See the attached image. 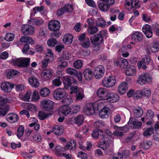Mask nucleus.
<instances>
[{
	"instance_id": "1",
	"label": "nucleus",
	"mask_w": 159,
	"mask_h": 159,
	"mask_svg": "<svg viewBox=\"0 0 159 159\" xmlns=\"http://www.w3.org/2000/svg\"><path fill=\"white\" fill-rule=\"evenodd\" d=\"M30 58H19L13 59V63L19 67H26L30 65Z\"/></svg>"
},
{
	"instance_id": "2",
	"label": "nucleus",
	"mask_w": 159,
	"mask_h": 159,
	"mask_svg": "<svg viewBox=\"0 0 159 159\" xmlns=\"http://www.w3.org/2000/svg\"><path fill=\"white\" fill-rule=\"evenodd\" d=\"M98 110L97 104L89 103L85 106L84 109V112L86 115L90 116L94 114L95 111Z\"/></svg>"
},
{
	"instance_id": "3",
	"label": "nucleus",
	"mask_w": 159,
	"mask_h": 159,
	"mask_svg": "<svg viewBox=\"0 0 159 159\" xmlns=\"http://www.w3.org/2000/svg\"><path fill=\"white\" fill-rule=\"evenodd\" d=\"M116 78L114 76H110L103 78L102 81V85L106 87L113 86L116 83Z\"/></svg>"
},
{
	"instance_id": "4",
	"label": "nucleus",
	"mask_w": 159,
	"mask_h": 159,
	"mask_svg": "<svg viewBox=\"0 0 159 159\" xmlns=\"http://www.w3.org/2000/svg\"><path fill=\"white\" fill-rule=\"evenodd\" d=\"M151 81V76L147 73L141 75L137 80V83L141 85H144L146 83H149Z\"/></svg>"
},
{
	"instance_id": "5",
	"label": "nucleus",
	"mask_w": 159,
	"mask_h": 159,
	"mask_svg": "<svg viewBox=\"0 0 159 159\" xmlns=\"http://www.w3.org/2000/svg\"><path fill=\"white\" fill-rule=\"evenodd\" d=\"M66 94V91L64 89L58 88L54 91L53 95L55 99L60 100L64 98Z\"/></svg>"
},
{
	"instance_id": "6",
	"label": "nucleus",
	"mask_w": 159,
	"mask_h": 159,
	"mask_svg": "<svg viewBox=\"0 0 159 159\" xmlns=\"http://www.w3.org/2000/svg\"><path fill=\"white\" fill-rule=\"evenodd\" d=\"M100 137L102 140V144L100 145V148L103 150H105L109 147L112 141L105 134H100Z\"/></svg>"
},
{
	"instance_id": "7",
	"label": "nucleus",
	"mask_w": 159,
	"mask_h": 159,
	"mask_svg": "<svg viewBox=\"0 0 159 159\" xmlns=\"http://www.w3.org/2000/svg\"><path fill=\"white\" fill-rule=\"evenodd\" d=\"M78 40L80 42L81 44L84 48H88L90 45V42L89 38L86 37L84 33L79 36Z\"/></svg>"
},
{
	"instance_id": "8",
	"label": "nucleus",
	"mask_w": 159,
	"mask_h": 159,
	"mask_svg": "<svg viewBox=\"0 0 159 159\" xmlns=\"http://www.w3.org/2000/svg\"><path fill=\"white\" fill-rule=\"evenodd\" d=\"M41 104L42 108L48 111L52 110L54 105V102L49 99L43 100Z\"/></svg>"
},
{
	"instance_id": "9",
	"label": "nucleus",
	"mask_w": 159,
	"mask_h": 159,
	"mask_svg": "<svg viewBox=\"0 0 159 159\" xmlns=\"http://www.w3.org/2000/svg\"><path fill=\"white\" fill-rule=\"evenodd\" d=\"M128 124L130 127L134 129H139L142 125V122L134 117L130 118Z\"/></svg>"
},
{
	"instance_id": "10",
	"label": "nucleus",
	"mask_w": 159,
	"mask_h": 159,
	"mask_svg": "<svg viewBox=\"0 0 159 159\" xmlns=\"http://www.w3.org/2000/svg\"><path fill=\"white\" fill-rule=\"evenodd\" d=\"M104 72L105 69L103 66L99 65L95 68L93 73L94 76L96 79H100L103 76Z\"/></svg>"
},
{
	"instance_id": "11",
	"label": "nucleus",
	"mask_w": 159,
	"mask_h": 159,
	"mask_svg": "<svg viewBox=\"0 0 159 159\" xmlns=\"http://www.w3.org/2000/svg\"><path fill=\"white\" fill-rule=\"evenodd\" d=\"M15 84L6 81L2 83L0 85L2 90L6 93L10 92L14 87Z\"/></svg>"
},
{
	"instance_id": "12",
	"label": "nucleus",
	"mask_w": 159,
	"mask_h": 159,
	"mask_svg": "<svg viewBox=\"0 0 159 159\" xmlns=\"http://www.w3.org/2000/svg\"><path fill=\"white\" fill-rule=\"evenodd\" d=\"M92 43L95 45H98L103 42V39L100 34H97L91 36L90 38Z\"/></svg>"
},
{
	"instance_id": "13",
	"label": "nucleus",
	"mask_w": 159,
	"mask_h": 159,
	"mask_svg": "<svg viewBox=\"0 0 159 159\" xmlns=\"http://www.w3.org/2000/svg\"><path fill=\"white\" fill-rule=\"evenodd\" d=\"M48 26L51 31H55L60 29V24L59 21L57 20H53L49 22Z\"/></svg>"
},
{
	"instance_id": "14",
	"label": "nucleus",
	"mask_w": 159,
	"mask_h": 159,
	"mask_svg": "<svg viewBox=\"0 0 159 159\" xmlns=\"http://www.w3.org/2000/svg\"><path fill=\"white\" fill-rule=\"evenodd\" d=\"M34 28L31 25H26L23 26L21 31L24 35H30L34 32Z\"/></svg>"
},
{
	"instance_id": "15",
	"label": "nucleus",
	"mask_w": 159,
	"mask_h": 159,
	"mask_svg": "<svg viewBox=\"0 0 159 159\" xmlns=\"http://www.w3.org/2000/svg\"><path fill=\"white\" fill-rule=\"evenodd\" d=\"M151 92L149 89H145L143 91L140 90L136 91L135 94L136 97L137 98H141L144 96L147 97L150 96Z\"/></svg>"
},
{
	"instance_id": "16",
	"label": "nucleus",
	"mask_w": 159,
	"mask_h": 159,
	"mask_svg": "<svg viewBox=\"0 0 159 159\" xmlns=\"http://www.w3.org/2000/svg\"><path fill=\"white\" fill-rule=\"evenodd\" d=\"M53 72L50 69L43 70L41 72L42 78L45 80H49L52 77Z\"/></svg>"
},
{
	"instance_id": "17",
	"label": "nucleus",
	"mask_w": 159,
	"mask_h": 159,
	"mask_svg": "<svg viewBox=\"0 0 159 159\" xmlns=\"http://www.w3.org/2000/svg\"><path fill=\"white\" fill-rule=\"evenodd\" d=\"M106 99L111 103L117 102L119 99V96L116 93H108Z\"/></svg>"
},
{
	"instance_id": "18",
	"label": "nucleus",
	"mask_w": 159,
	"mask_h": 159,
	"mask_svg": "<svg viewBox=\"0 0 159 159\" xmlns=\"http://www.w3.org/2000/svg\"><path fill=\"white\" fill-rule=\"evenodd\" d=\"M110 112V108L106 107H104L99 112V115L101 118H106L108 117Z\"/></svg>"
},
{
	"instance_id": "19",
	"label": "nucleus",
	"mask_w": 159,
	"mask_h": 159,
	"mask_svg": "<svg viewBox=\"0 0 159 159\" xmlns=\"http://www.w3.org/2000/svg\"><path fill=\"white\" fill-rule=\"evenodd\" d=\"M142 31L148 38H150L152 36V29L149 25L148 24L144 25L142 28Z\"/></svg>"
},
{
	"instance_id": "20",
	"label": "nucleus",
	"mask_w": 159,
	"mask_h": 159,
	"mask_svg": "<svg viewBox=\"0 0 159 159\" xmlns=\"http://www.w3.org/2000/svg\"><path fill=\"white\" fill-rule=\"evenodd\" d=\"M108 93L107 91L103 88L99 89L97 92V95L103 100L106 99Z\"/></svg>"
},
{
	"instance_id": "21",
	"label": "nucleus",
	"mask_w": 159,
	"mask_h": 159,
	"mask_svg": "<svg viewBox=\"0 0 159 159\" xmlns=\"http://www.w3.org/2000/svg\"><path fill=\"white\" fill-rule=\"evenodd\" d=\"M72 11L71 6L68 4L58 10L57 11V14L58 16H61L63 14L66 12H70Z\"/></svg>"
},
{
	"instance_id": "22",
	"label": "nucleus",
	"mask_w": 159,
	"mask_h": 159,
	"mask_svg": "<svg viewBox=\"0 0 159 159\" xmlns=\"http://www.w3.org/2000/svg\"><path fill=\"white\" fill-rule=\"evenodd\" d=\"M6 117L7 121L11 123L16 122L19 119V117L18 115L12 113L8 114L6 116Z\"/></svg>"
},
{
	"instance_id": "23",
	"label": "nucleus",
	"mask_w": 159,
	"mask_h": 159,
	"mask_svg": "<svg viewBox=\"0 0 159 159\" xmlns=\"http://www.w3.org/2000/svg\"><path fill=\"white\" fill-rule=\"evenodd\" d=\"M131 39L135 42L138 43L142 41L143 39V36L142 33L138 31L134 33L131 36Z\"/></svg>"
},
{
	"instance_id": "24",
	"label": "nucleus",
	"mask_w": 159,
	"mask_h": 159,
	"mask_svg": "<svg viewBox=\"0 0 159 159\" xmlns=\"http://www.w3.org/2000/svg\"><path fill=\"white\" fill-rule=\"evenodd\" d=\"M76 141L74 140H71L67 143V144L65 146V149L66 150L73 151L76 148Z\"/></svg>"
},
{
	"instance_id": "25",
	"label": "nucleus",
	"mask_w": 159,
	"mask_h": 159,
	"mask_svg": "<svg viewBox=\"0 0 159 159\" xmlns=\"http://www.w3.org/2000/svg\"><path fill=\"white\" fill-rule=\"evenodd\" d=\"M52 131L55 135L60 136L62 135L63 133V128L62 126L56 125L54 126L52 128Z\"/></svg>"
},
{
	"instance_id": "26",
	"label": "nucleus",
	"mask_w": 159,
	"mask_h": 159,
	"mask_svg": "<svg viewBox=\"0 0 159 159\" xmlns=\"http://www.w3.org/2000/svg\"><path fill=\"white\" fill-rule=\"evenodd\" d=\"M128 84L126 82H121L118 88V92L121 94L125 93L128 90Z\"/></svg>"
},
{
	"instance_id": "27",
	"label": "nucleus",
	"mask_w": 159,
	"mask_h": 159,
	"mask_svg": "<svg viewBox=\"0 0 159 159\" xmlns=\"http://www.w3.org/2000/svg\"><path fill=\"white\" fill-rule=\"evenodd\" d=\"M28 80L29 83L33 87L37 88L39 86L40 83L38 79L34 77H30Z\"/></svg>"
},
{
	"instance_id": "28",
	"label": "nucleus",
	"mask_w": 159,
	"mask_h": 159,
	"mask_svg": "<svg viewBox=\"0 0 159 159\" xmlns=\"http://www.w3.org/2000/svg\"><path fill=\"white\" fill-rule=\"evenodd\" d=\"M133 114L136 118L141 117L143 113V109L140 107H134L133 109Z\"/></svg>"
},
{
	"instance_id": "29",
	"label": "nucleus",
	"mask_w": 159,
	"mask_h": 159,
	"mask_svg": "<svg viewBox=\"0 0 159 159\" xmlns=\"http://www.w3.org/2000/svg\"><path fill=\"white\" fill-rule=\"evenodd\" d=\"M84 118L82 115H80L76 116L74 118V123L79 126L82 125L84 122Z\"/></svg>"
},
{
	"instance_id": "30",
	"label": "nucleus",
	"mask_w": 159,
	"mask_h": 159,
	"mask_svg": "<svg viewBox=\"0 0 159 159\" xmlns=\"http://www.w3.org/2000/svg\"><path fill=\"white\" fill-rule=\"evenodd\" d=\"M83 75L86 80H89L93 78V71L90 69H86L84 71Z\"/></svg>"
},
{
	"instance_id": "31",
	"label": "nucleus",
	"mask_w": 159,
	"mask_h": 159,
	"mask_svg": "<svg viewBox=\"0 0 159 159\" xmlns=\"http://www.w3.org/2000/svg\"><path fill=\"white\" fill-rule=\"evenodd\" d=\"M73 37L71 34H66L64 37L63 42L66 44H70L73 41Z\"/></svg>"
},
{
	"instance_id": "32",
	"label": "nucleus",
	"mask_w": 159,
	"mask_h": 159,
	"mask_svg": "<svg viewBox=\"0 0 159 159\" xmlns=\"http://www.w3.org/2000/svg\"><path fill=\"white\" fill-rule=\"evenodd\" d=\"M29 23L35 25L37 26L41 25L44 22V20L41 18H36L28 20Z\"/></svg>"
},
{
	"instance_id": "33",
	"label": "nucleus",
	"mask_w": 159,
	"mask_h": 159,
	"mask_svg": "<svg viewBox=\"0 0 159 159\" xmlns=\"http://www.w3.org/2000/svg\"><path fill=\"white\" fill-rule=\"evenodd\" d=\"M126 74L128 76H133L136 74V70L134 66H131L127 68L125 72Z\"/></svg>"
},
{
	"instance_id": "34",
	"label": "nucleus",
	"mask_w": 159,
	"mask_h": 159,
	"mask_svg": "<svg viewBox=\"0 0 159 159\" xmlns=\"http://www.w3.org/2000/svg\"><path fill=\"white\" fill-rule=\"evenodd\" d=\"M149 47L150 50L153 52H157L159 51V43L157 42L152 43Z\"/></svg>"
},
{
	"instance_id": "35",
	"label": "nucleus",
	"mask_w": 159,
	"mask_h": 159,
	"mask_svg": "<svg viewBox=\"0 0 159 159\" xmlns=\"http://www.w3.org/2000/svg\"><path fill=\"white\" fill-rule=\"evenodd\" d=\"M10 110L8 105H6L0 107V116H4Z\"/></svg>"
},
{
	"instance_id": "36",
	"label": "nucleus",
	"mask_w": 159,
	"mask_h": 159,
	"mask_svg": "<svg viewBox=\"0 0 159 159\" xmlns=\"http://www.w3.org/2000/svg\"><path fill=\"white\" fill-rule=\"evenodd\" d=\"M50 90L46 87L43 88L40 90L39 93L40 95L43 97H46L48 96L50 94Z\"/></svg>"
},
{
	"instance_id": "37",
	"label": "nucleus",
	"mask_w": 159,
	"mask_h": 159,
	"mask_svg": "<svg viewBox=\"0 0 159 159\" xmlns=\"http://www.w3.org/2000/svg\"><path fill=\"white\" fill-rule=\"evenodd\" d=\"M109 5L104 3L100 2L98 4V6L101 11H106L109 8Z\"/></svg>"
},
{
	"instance_id": "38",
	"label": "nucleus",
	"mask_w": 159,
	"mask_h": 159,
	"mask_svg": "<svg viewBox=\"0 0 159 159\" xmlns=\"http://www.w3.org/2000/svg\"><path fill=\"white\" fill-rule=\"evenodd\" d=\"M31 94L32 93L31 91L30 90H28L27 91L25 95H20V98L24 101L29 102L30 99Z\"/></svg>"
},
{
	"instance_id": "39",
	"label": "nucleus",
	"mask_w": 159,
	"mask_h": 159,
	"mask_svg": "<svg viewBox=\"0 0 159 159\" xmlns=\"http://www.w3.org/2000/svg\"><path fill=\"white\" fill-rule=\"evenodd\" d=\"M63 82L65 85V87L67 89L71 84L72 80L69 76H65L64 77Z\"/></svg>"
},
{
	"instance_id": "40",
	"label": "nucleus",
	"mask_w": 159,
	"mask_h": 159,
	"mask_svg": "<svg viewBox=\"0 0 159 159\" xmlns=\"http://www.w3.org/2000/svg\"><path fill=\"white\" fill-rule=\"evenodd\" d=\"M143 135L145 137L150 136L153 133L154 129L152 127H149L144 130Z\"/></svg>"
},
{
	"instance_id": "41",
	"label": "nucleus",
	"mask_w": 159,
	"mask_h": 159,
	"mask_svg": "<svg viewBox=\"0 0 159 159\" xmlns=\"http://www.w3.org/2000/svg\"><path fill=\"white\" fill-rule=\"evenodd\" d=\"M73 101V99L70 97H66L61 100L62 104L64 106H66L70 105L72 102Z\"/></svg>"
},
{
	"instance_id": "42",
	"label": "nucleus",
	"mask_w": 159,
	"mask_h": 159,
	"mask_svg": "<svg viewBox=\"0 0 159 159\" xmlns=\"http://www.w3.org/2000/svg\"><path fill=\"white\" fill-rule=\"evenodd\" d=\"M60 111L62 114L66 115L70 112L71 109L68 107L63 106L60 107Z\"/></svg>"
},
{
	"instance_id": "43",
	"label": "nucleus",
	"mask_w": 159,
	"mask_h": 159,
	"mask_svg": "<svg viewBox=\"0 0 159 159\" xmlns=\"http://www.w3.org/2000/svg\"><path fill=\"white\" fill-rule=\"evenodd\" d=\"M152 145V142L150 141H147L143 142L141 144V147L145 150H147L150 148Z\"/></svg>"
},
{
	"instance_id": "44",
	"label": "nucleus",
	"mask_w": 159,
	"mask_h": 159,
	"mask_svg": "<svg viewBox=\"0 0 159 159\" xmlns=\"http://www.w3.org/2000/svg\"><path fill=\"white\" fill-rule=\"evenodd\" d=\"M88 33L90 34H93L98 30V27L96 26H91L89 27L88 29Z\"/></svg>"
},
{
	"instance_id": "45",
	"label": "nucleus",
	"mask_w": 159,
	"mask_h": 159,
	"mask_svg": "<svg viewBox=\"0 0 159 159\" xmlns=\"http://www.w3.org/2000/svg\"><path fill=\"white\" fill-rule=\"evenodd\" d=\"M97 21L96 25L97 26L102 27H104L106 25V21L102 18H98Z\"/></svg>"
},
{
	"instance_id": "46",
	"label": "nucleus",
	"mask_w": 159,
	"mask_h": 159,
	"mask_svg": "<svg viewBox=\"0 0 159 159\" xmlns=\"http://www.w3.org/2000/svg\"><path fill=\"white\" fill-rule=\"evenodd\" d=\"M120 62V66L122 68H126L128 65V62L126 59L121 58Z\"/></svg>"
},
{
	"instance_id": "47",
	"label": "nucleus",
	"mask_w": 159,
	"mask_h": 159,
	"mask_svg": "<svg viewBox=\"0 0 159 159\" xmlns=\"http://www.w3.org/2000/svg\"><path fill=\"white\" fill-rule=\"evenodd\" d=\"M66 72L67 74H69L70 75L75 77L77 74V71L73 68H69L66 69Z\"/></svg>"
},
{
	"instance_id": "48",
	"label": "nucleus",
	"mask_w": 159,
	"mask_h": 159,
	"mask_svg": "<svg viewBox=\"0 0 159 159\" xmlns=\"http://www.w3.org/2000/svg\"><path fill=\"white\" fill-rule=\"evenodd\" d=\"M99 132L101 133H103L102 130L100 129H99V130L97 129L94 130L92 133V136L94 138L97 139L99 135Z\"/></svg>"
},
{
	"instance_id": "49",
	"label": "nucleus",
	"mask_w": 159,
	"mask_h": 159,
	"mask_svg": "<svg viewBox=\"0 0 159 159\" xmlns=\"http://www.w3.org/2000/svg\"><path fill=\"white\" fill-rule=\"evenodd\" d=\"M26 109L31 111H35L36 110V108L35 106L30 103H26L25 105Z\"/></svg>"
},
{
	"instance_id": "50",
	"label": "nucleus",
	"mask_w": 159,
	"mask_h": 159,
	"mask_svg": "<svg viewBox=\"0 0 159 159\" xmlns=\"http://www.w3.org/2000/svg\"><path fill=\"white\" fill-rule=\"evenodd\" d=\"M24 130V128L23 126L20 125L18 128L17 136L20 138L23 135Z\"/></svg>"
},
{
	"instance_id": "51",
	"label": "nucleus",
	"mask_w": 159,
	"mask_h": 159,
	"mask_svg": "<svg viewBox=\"0 0 159 159\" xmlns=\"http://www.w3.org/2000/svg\"><path fill=\"white\" fill-rule=\"evenodd\" d=\"M15 35L13 34L8 33L6 34V36L4 38V39L8 42L12 41L14 38Z\"/></svg>"
},
{
	"instance_id": "52",
	"label": "nucleus",
	"mask_w": 159,
	"mask_h": 159,
	"mask_svg": "<svg viewBox=\"0 0 159 159\" xmlns=\"http://www.w3.org/2000/svg\"><path fill=\"white\" fill-rule=\"evenodd\" d=\"M65 149L60 146H57L55 148V151L56 154L59 155L61 156L62 153H61V152H64V150Z\"/></svg>"
},
{
	"instance_id": "53",
	"label": "nucleus",
	"mask_w": 159,
	"mask_h": 159,
	"mask_svg": "<svg viewBox=\"0 0 159 159\" xmlns=\"http://www.w3.org/2000/svg\"><path fill=\"white\" fill-rule=\"evenodd\" d=\"M11 102V100H9L7 97H4L2 96H0V104L3 105L4 104Z\"/></svg>"
},
{
	"instance_id": "54",
	"label": "nucleus",
	"mask_w": 159,
	"mask_h": 159,
	"mask_svg": "<svg viewBox=\"0 0 159 159\" xmlns=\"http://www.w3.org/2000/svg\"><path fill=\"white\" fill-rule=\"evenodd\" d=\"M137 66L139 69H140L141 68L143 70L146 69L148 67V65L142 60L140 61H139L138 62Z\"/></svg>"
},
{
	"instance_id": "55",
	"label": "nucleus",
	"mask_w": 159,
	"mask_h": 159,
	"mask_svg": "<svg viewBox=\"0 0 159 159\" xmlns=\"http://www.w3.org/2000/svg\"><path fill=\"white\" fill-rule=\"evenodd\" d=\"M82 65V62L80 60H78L75 61L74 63V67L77 69H79L81 68Z\"/></svg>"
},
{
	"instance_id": "56",
	"label": "nucleus",
	"mask_w": 159,
	"mask_h": 159,
	"mask_svg": "<svg viewBox=\"0 0 159 159\" xmlns=\"http://www.w3.org/2000/svg\"><path fill=\"white\" fill-rule=\"evenodd\" d=\"M118 154L120 157L119 158L122 159L123 157L126 158L127 157L129 156V152L128 151H123L122 153L118 152Z\"/></svg>"
},
{
	"instance_id": "57",
	"label": "nucleus",
	"mask_w": 159,
	"mask_h": 159,
	"mask_svg": "<svg viewBox=\"0 0 159 159\" xmlns=\"http://www.w3.org/2000/svg\"><path fill=\"white\" fill-rule=\"evenodd\" d=\"M18 73V72L16 70H11L7 74V77L9 79H11L13 76L16 75Z\"/></svg>"
},
{
	"instance_id": "58",
	"label": "nucleus",
	"mask_w": 159,
	"mask_h": 159,
	"mask_svg": "<svg viewBox=\"0 0 159 159\" xmlns=\"http://www.w3.org/2000/svg\"><path fill=\"white\" fill-rule=\"evenodd\" d=\"M154 115V113L152 110H148L146 113V120H147V119H152Z\"/></svg>"
},
{
	"instance_id": "59",
	"label": "nucleus",
	"mask_w": 159,
	"mask_h": 159,
	"mask_svg": "<svg viewBox=\"0 0 159 159\" xmlns=\"http://www.w3.org/2000/svg\"><path fill=\"white\" fill-rule=\"evenodd\" d=\"M57 41L56 39L54 38H51L49 39L48 41V45L51 47H54L56 44Z\"/></svg>"
},
{
	"instance_id": "60",
	"label": "nucleus",
	"mask_w": 159,
	"mask_h": 159,
	"mask_svg": "<svg viewBox=\"0 0 159 159\" xmlns=\"http://www.w3.org/2000/svg\"><path fill=\"white\" fill-rule=\"evenodd\" d=\"M48 115L42 111H40L38 113V116L41 120L44 119L48 117Z\"/></svg>"
},
{
	"instance_id": "61",
	"label": "nucleus",
	"mask_w": 159,
	"mask_h": 159,
	"mask_svg": "<svg viewBox=\"0 0 159 159\" xmlns=\"http://www.w3.org/2000/svg\"><path fill=\"white\" fill-rule=\"evenodd\" d=\"M71 57V54L67 52H63L62 55V58L64 59L68 60Z\"/></svg>"
},
{
	"instance_id": "62",
	"label": "nucleus",
	"mask_w": 159,
	"mask_h": 159,
	"mask_svg": "<svg viewBox=\"0 0 159 159\" xmlns=\"http://www.w3.org/2000/svg\"><path fill=\"white\" fill-rule=\"evenodd\" d=\"M52 83L55 86H59L61 84V82L59 78H56L52 81Z\"/></svg>"
},
{
	"instance_id": "63",
	"label": "nucleus",
	"mask_w": 159,
	"mask_h": 159,
	"mask_svg": "<svg viewBox=\"0 0 159 159\" xmlns=\"http://www.w3.org/2000/svg\"><path fill=\"white\" fill-rule=\"evenodd\" d=\"M151 59V58L149 56L146 55L144 57L142 58V61L148 66L150 63Z\"/></svg>"
},
{
	"instance_id": "64",
	"label": "nucleus",
	"mask_w": 159,
	"mask_h": 159,
	"mask_svg": "<svg viewBox=\"0 0 159 159\" xmlns=\"http://www.w3.org/2000/svg\"><path fill=\"white\" fill-rule=\"evenodd\" d=\"M40 98L39 93L36 91H34L32 95V100L34 101H36L39 99Z\"/></svg>"
}]
</instances>
